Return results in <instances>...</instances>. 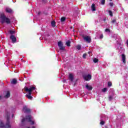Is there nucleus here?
<instances>
[{"instance_id":"nucleus-22","label":"nucleus","mask_w":128,"mask_h":128,"mask_svg":"<svg viewBox=\"0 0 128 128\" xmlns=\"http://www.w3.org/2000/svg\"><path fill=\"white\" fill-rule=\"evenodd\" d=\"M108 90V88H104L103 89H102V92H106Z\"/></svg>"},{"instance_id":"nucleus-31","label":"nucleus","mask_w":128,"mask_h":128,"mask_svg":"<svg viewBox=\"0 0 128 128\" xmlns=\"http://www.w3.org/2000/svg\"><path fill=\"white\" fill-rule=\"evenodd\" d=\"M100 124H104V121H101V122H100Z\"/></svg>"},{"instance_id":"nucleus-37","label":"nucleus","mask_w":128,"mask_h":128,"mask_svg":"<svg viewBox=\"0 0 128 128\" xmlns=\"http://www.w3.org/2000/svg\"><path fill=\"white\" fill-rule=\"evenodd\" d=\"M110 0V2H112V0Z\"/></svg>"},{"instance_id":"nucleus-32","label":"nucleus","mask_w":128,"mask_h":128,"mask_svg":"<svg viewBox=\"0 0 128 128\" xmlns=\"http://www.w3.org/2000/svg\"><path fill=\"white\" fill-rule=\"evenodd\" d=\"M105 32H110V29H108V28L106 29Z\"/></svg>"},{"instance_id":"nucleus-11","label":"nucleus","mask_w":128,"mask_h":128,"mask_svg":"<svg viewBox=\"0 0 128 128\" xmlns=\"http://www.w3.org/2000/svg\"><path fill=\"white\" fill-rule=\"evenodd\" d=\"M69 80H71V82H72L74 80V74H69Z\"/></svg>"},{"instance_id":"nucleus-19","label":"nucleus","mask_w":128,"mask_h":128,"mask_svg":"<svg viewBox=\"0 0 128 128\" xmlns=\"http://www.w3.org/2000/svg\"><path fill=\"white\" fill-rule=\"evenodd\" d=\"M5 128H10V123H8L6 124V126H4Z\"/></svg>"},{"instance_id":"nucleus-20","label":"nucleus","mask_w":128,"mask_h":128,"mask_svg":"<svg viewBox=\"0 0 128 128\" xmlns=\"http://www.w3.org/2000/svg\"><path fill=\"white\" fill-rule=\"evenodd\" d=\"M66 46H70V41H68L66 42Z\"/></svg>"},{"instance_id":"nucleus-9","label":"nucleus","mask_w":128,"mask_h":128,"mask_svg":"<svg viewBox=\"0 0 128 128\" xmlns=\"http://www.w3.org/2000/svg\"><path fill=\"white\" fill-rule=\"evenodd\" d=\"M23 110L24 112H30V108H28L26 106L24 107Z\"/></svg>"},{"instance_id":"nucleus-12","label":"nucleus","mask_w":128,"mask_h":128,"mask_svg":"<svg viewBox=\"0 0 128 128\" xmlns=\"http://www.w3.org/2000/svg\"><path fill=\"white\" fill-rule=\"evenodd\" d=\"M122 60L124 64H126V55L124 54H122Z\"/></svg>"},{"instance_id":"nucleus-7","label":"nucleus","mask_w":128,"mask_h":128,"mask_svg":"<svg viewBox=\"0 0 128 128\" xmlns=\"http://www.w3.org/2000/svg\"><path fill=\"white\" fill-rule=\"evenodd\" d=\"M10 40H12V42H13V44L16 42V38L14 35H12L10 36Z\"/></svg>"},{"instance_id":"nucleus-5","label":"nucleus","mask_w":128,"mask_h":128,"mask_svg":"<svg viewBox=\"0 0 128 128\" xmlns=\"http://www.w3.org/2000/svg\"><path fill=\"white\" fill-rule=\"evenodd\" d=\"M58 46L60 48V49L62 50H64L66 47L64 46L62 42H58Z\"/></svg>"},{"instance_id":"nucleus-3","label":"nucleus","mask_w":128,"mask_h":128,"mask_svg":"<svg viewBox=\"0 0 128 128\" xmlns=\"http://www.w3.org/2000/svg\"><path fill=\"white\" fill-rule=\"evenodd\" d=\"M25 120L30 122H31V124H34V121L32 120V118L30 116H26V118H23L22 120V122H24Z\"/></svg>"},{"instance_id":"nucleus-16","label":"nucleus","mask_w":128,"mask_h":128,"mask_svg":"<svg viewBox=\"0 0 128 128\" xmlns=\"http://www.w3.org/2000/svg\"><path fill=\"white\" fill-rule=\"evenodd\" d=\"M4 123L2 121H0V128H4Z\"/></svg>"},{"instance_id":"nucleus-28","label":"nucleus","mask_w":128,"mask_h":128,"mask_svg":"<svg viewBox=\"0 0 128 128\" xmlns=\"http://www.w3.org/2000/svg\"><path fill=\"white\" fill-rule=\"evenodd\" d=\"M112 82H108V86H112Z\"/></svg>"},{"instance_id":"nucleus-4","label":"nucleus","mask_w":128,"mask_h":128,"mask_svg":"<svg viewBox=\"0 0 128 128\" xmlns=\"http://www.w3.org/2000/svg\"><path fill=\"white\" fill-rule=\"evenodd\" d=\"M83 78L86 82H88L92 80V75L90 74H86L83 76Z\"/></svg>"},{"instance_id":"nucleus-1","label":"nucleus","mask_w":128,"mask_h":128,"mask_svg":"<svg viewBox=\"0 0 128 128\" xmlns=\"http://www.w3.org/2000/svg\"><path fill=\"white\" fill-rule=\"evenodd\" d=\"M35 88H34V86H32L30 88L28 87H25L24 88V90H26V92H28V94H26V96L29 100H32V96L30 95L32 94V90H34Z\"/></svg>"},{"instance_id":"nucleus-17","label":"nucleus","mask_w":128,"mask_h":128,"mask_svg":"<svg viewBox=\"0 0 128 128\" xmlns=\"http://www.w3.org/2000/svg\"><path fill=\"white\" fill-rule=\"evenodd\" d=\"M51 24H52V26H53L54 28V26H56V22L52 21L51 22Z\"/></svg>"},{"instance_id":"nucleus-29","label":"nucleus","mask_w":128,"mask_h":128,"mask_svg":"<svg viewBox=\"0 0 128 128\" xmlns=\"http://www.w3.org/2000/svg\"><path fill=\"white\" fill-rule=\"evenodd\" d=\"M116 22V20H113L112 21V24H114V22Z\"/></svg>"},{"instance_id":"nucleus-34","label":"nucleus","mask_w":128,"mask_h":128,"mask_svg":"<svg viewBox=\"0 0 128 128\" xmlns=\"http://www.w3.org/2000/svg\"><path fill=\"white\" fill-rule=\"evenodd\" d=\"M0 100H2V96H0Z\"/></svg>"},{"instance_id":"nucleus-10","label":"nucleus","mask_w":128,"mask_h":128,"mask_svg":"<svg viewBox=\"0 0 128 128\" xmlns=\"http://www.w3.org/2000/svg\"><path fill=\"white\" fill-rule=\"evenodd\" d=\"M86 88L88 90H92V86H89L88 84H86Z\"/></svg>"},{"instance_id":"nucleus-24","label":"nucleus","mask_w":128,"mask_h":128,"mask_svg":"<svg viewBox=\"0 0 128 128\" xmlns=\"http://www.w3.org/2000/svg\"><path fill=\"white\" fill-rule=\"evenodd\" d=\"M61 22H64L66 20V18L64 17H62L60 19Z\"/></svg>"},{"instance_id":"nucleus-15","label":"nucleus","mask_w":128,"mask_h":128,"mask_svg":"<svg viewBox=\"0 0 128 128\" xmlns=\"http://www.w3.org/2000/svg\"><path fill=\"white\" fill-rule=\"evenodd\" d=\"M10 92L7 91L6 94V95L5 98H10Z\"/></svg>"},{"instance_id":"nucleus-27","label":"nucleus","mask_w":128,"mask_h":128,"mask_svg":"<svg viewBox=\"0 0 128 128\" xmlns=\"http://www.w3.org/2000/svg\"><path fill=\"white\" fill-rule=\"evenodd\" d=\"M83 58H86V54H84L82 56Z\"/></svg>"},{"instance_id":"nucleus-14","label":"nucleus","mask_w":128,"mask_h":128,"mask_svg":"<svg viewBox=\"0 0 128 128\" xmlns=\"http://www.w3.org/2000/svg\"><path fill=\"white\" fill-rule=\"evenodd\" d=\"M16 82H17L16 79H12V80L11 81V84H16Z\"/></svg>"},{"instance_id":"nucleus-33","label":"nucleus","mask_w":128,"mask_h":128,"mask_svg":"<svg viewBox=\"0 0 128 128\" xmlns=\"http://www.w3.org/2000/svg\"><path fill=\"white\" fill-rule=\"evenodd\" d=\"M104 38V35L102 34V35L100 36V38Z\"/></svg>"},{"instance_id":"nucleus-21","label":"nucleus","mask_w":128,"mask_h":128,"mask_svg":"<svg viewBox=\"0 0 128 128\" xmlns=\"http://www.w3.org/2000/svg\"><path fill=\"white\" fill-rule=\"evenodd\" d=\"M10 34H15L16 32L14 30H10Z\"/></svg>"},{"instance_id":"nucleus-2","label":"nucleus","mask_w":128,"mask_h":128,"mask_svg":"<svg viewBox=\"0 0 128 128\" xmlns=\"http://www.w3.org/2000/svg\"><path fill=\"white\" fill-rule=\"evenodd\" d=\"M0 20L2 24H4V22H6V24H10V18L6 16V15L4 14H0Z\"/></svg>"},{"instance_id":"nucleus-23","label":"nucleus","mask_w":128,"mask_h":128,"mask_svg":"<svg viewBox=\"0 0 128 128\" xmlns=\"http://www.w3.org/2000/svg\"><path fill=\"white\" fill-rule=\"evenodd\" d=\"M94 62H98V59L96 58H94V60H93Z\"/></svg>"},{"instance_id":"nucleus-36","label":"nucleus","mask_w":128,"mask_h":128,"mask_svg":"<svg viewBox=\"0 0 128 128\" xmlns=\"http://www.w3.org/2000/svg\"><path fill=\"white\" fill-rule=\"evenodd\" d=\"M91 52H88V54H90Z\"/></svg>"},{"instance_id":"nucleus-35","label":"nucleus","mask_w":128,"mask_h":128,"mask_svg":"<svg viewBox=\"0 0 128 128\" xmlns=\"http://www.w3.org/2000/svg\"><path fill=\"white\" fill-rule=\"evenodd\" d=\"M8 118H10V117H8Z\"/></svg>"},{"instance_id":"nucleus-18","label":"nucleus","mask_w":128,"mask_h":128,"mask_svg":"<svg viewBox=\"0 0 128 128\" xmlns=\"http://www.w3.org/2000/svg\"><path fill=\"white\" fill-rule=\"evenodd\" d=\"M76 48H77V50H80L82 48V46H80V45H78V46H76Z\"/></svg>"},{"instance_id":"nucleus-6","label":"nucleus","mask_w":128,"mask_h":128,"mask_svg":"<svg viewBox=\"0 0 128 128\" xmlns=\"http://www.w3.org/2000/svg\"><path fill=\"white\" fill-rule=\"evenodd\" d=\"M83 38L87 42H92V39H90V36H83Z\"/></svg>"},{"instance_id":"nucleus-13","label":"nucleus","mask_w":128,"mask_h":128,"mask_svg":"<svg viewBox=\"0 0 128 128\" xmlns=\"http://www.w3.org/2000/svg\"><path fill=\"white\" fill-rule=\"evenodd\" d=\"M91 8L93 12H94L96 10V5L94 4H92Z\"/></svg>"},{"instance_id":"nucleus-8","label":"nucleus","mask_w":128,"mask_h":128,"mask_svg":"<svg viewBox=\"0 0 128 128\" xmlns=\"http://www.w3.org/2000/svg\"><path fill=\"white\" fill-rule=\"evenodd\" d=\"M5 10L6 12H8V14H12V10L10 8H6Z\"/></svg>"},{"instance_id":"nucleus-25","label":"nucleus","mask_w":128,"mask_h":128,"mask_svg":"<svg viewBox=\"0 0 128 128\" xmlns=\"http://www.w3.org/2000/svg\"><path fill=\"white\" fill-rule=\"evenodd\" d=\"M102 4H104V2H106V0H100Z\"/></svg>"},{"instance_id":"nucleus-26","label":"nucleus","mask_w":128,"mask_h":128,"mask_svg":"<svg viewBox=\"0 0 128 128\" xmlns=\"http://www.w3.org/2000/svg\"><path fill=\"white\" fill-rule=\"evenodd\" d=\"M108 12H109L110 16H112V12L110 10H109Z\"/></svg>"},{"instance_id":"nucleus-30","label":"nucleus","mask_w":128,"mask_h":128,"mask_svg":"<svg viewBox=\"0 0 128 128\" xmlns=\"http://www.w3.org/2000/svg\"><path fill=\"white\" fill-rule=\"evenodd\" d=\"M110 6H114V3L110 2Z\"/></svg>"}]
</instances>
